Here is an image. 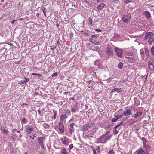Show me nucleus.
<instances>
[{
  "label": "nucleus",
  "mask_w": 154,
  "mask_h": 154,
  "mask_svg": "<svg viewBox=\"0 0 154 154\" xmlns=\"http://www.w3.org/2000/svg\"><path fill=\"white\" fill-rule=\"evenodd\" d=\"M132 2V0H126L125 1V4H128L129 3L131 2Z\"/></svg>",
  "instance_id": "38"
},
{
  "label": "nucleus",
  "mask_w": 154,
  "mask_h": 154,
  "mask_svg": "<svg viewBox=\"0 0 154 154\" xmlns=\"http://www.w3.org/2000/svg\"><path fill=\"white\" fill-rule=\"evenodd\" d=\"M36 15L37 17H39V14L38 13L36 14Z\"/></svg>",
  "instance_id": "60"
},
{
  "label": "nucleus",
  "mask_w": 154,
  "mask_h": 154,
  "mask_svg": "<svg viewBox=\"0 0 154 154\" xmlns=\"http://www.w3.org/2000/svg\"><path fill=\"white\" fill-rule=\"evenodd\" d=\"M91 49L93 50L96 51H98L100 50L99 47L98 46H92L91 47Z\"/></svg>",
  "instance_id": "18"
},
{
  "label": "nucleus",
  "mask_w": 154,
  "mask_h": 154,
  "mask_svg": "<svg viewBox=\"0 0 154 154\" xmlns=\"http://www.w3.org/2000/svg\"><path fill=\"white\" fill-rule=\"evenodd\" d=\"M3 132H4L5 134H7L9 133V131L8 130L4 129L3 130Z\"/></svg>",
  "instance_id": "36"
},
{
  "label": "nucleus",
  "mask_w": 154,
  "mask_h": 154,
  "mask_svg": "<svg viewBox=\"0 0 154 154\" xmlns=\"http://www.w3.org/2000/svg\"><path fill=\"white\" fill-rule=\"evenodd\" d=\"M45 9H46L45 8H44L43 9V8H41V10L43 11V12L44 13V16L45 17H46V11L45 10Z\"/></svg>",
  "instance_id": "30"
},
{
  "label": "nucleus",
  "mask_w": 154,
  "mask_h": 154,
  "mask_svg": "<svg viewBox=\"0 0 154 154\" xmlns=\"http://www.w3.org/2000/svg\"><path fill=\"white\" fill-rule=\"evenodd\" d=\"M120 37V36L118 34H116L114 36V37L115 38H119Z\"/></svg>",
  "instance_id": "50"
},
{
  "label": "nucleus",
  "mask_w": 154,
  "mask_h": 154,
  "mask_svg": "<svg viewBox=\"0 0 154 154\" xmlns=\"http://www.w3.org/2000/svg\"><path fill=\"white\" fill-rule=\"evenodd\" d=\"M131 16L130 14H125L123 16L122 20L124 23H127L131 19Z\"/></svg>",
  "instance_id": "3"
},
{
  "label": "nucleus",
  "mask_w": 154,
  "mask_h": 154,
  "mask_svg": "<svg viewBox=\"0 0 154 154\" xmlns=\"http://www.w3.org/2000/svg\"><path fill=\"white\" fill-rule=\"evenodd\" d=\"M132 114V111L130 109H128L125 111L123 113V115L124 116L128 115H131Z\"/></svg>",
  "instance_id": "14"
},
{
  "label": "nucleus",
  "mask_w": 154,
  "mask_h": 154,
  "mask_svg": "<svg viewBox=\"0 0 154 154\" xmlns=\"http://www.w3.org/2000/svg\"><path fill=\"white\" fill-rule=\"evenodd\" d=\"M89 40L90 42L93 44H98V42H96V41L92 38H90Z\"/></svg>",
  "instance_id": "28"
},
{
  "label": "nucleus",
  "mask_w": 154,
  "mask_h": 154,
  "mask_svg": "<svg viewBox=\"0 0 154 154\" xmlns=\"http://www.w3.org/2000/svg\"><path fill=\"white\" fill-rule=\"evenodd\" d=\"M69 100H74V98H69Z\"/></svg>",
  "instance_id": "62"
},
{
  "label": "nucleus",
  "mask_w": 154,
  "mask_h": 154,
  "mask_svg": "<svg viewBox=\"0 0 154 154\" xmlns=\"http://www.w3.org/2000/svg\"><path fill=\"white\" fill-rule=\"evenodd\" d=\"M38 112L39 114H40L41 113V111L40 109L38 110Z\"/></svg>",
  "instance_id": "63"
},
{
  "label": "nucleus",
  "mask_w": 154,
  "mask_h": 154,
  "mask_svg": "<svg viewBox=\"0 0 154 154\" xmlns=\"http://www.w3.org/2000/svg\"><path fill=\"white\" fill-rule=\"evenodd\" d=\"M95 30L97 32H101L102 31L101 30L98 29H95Z\"/></svg>",
  "instance_id": "54"
},
{
  "label": "nucleus",
  "mask_w": 154,
  "mask_h": 154,
  "mask_svg": "<svg viewBox=\"0 0 154 154\" xmlns=\"http://www.w3.org/2000/svg\"><path fill=\"white\" fill-rule=\"evenodd\" d=\"M123 123V122H120V123L119 124L117 125L115 127V130L113 131V133L115 134H118L119 131L117 129V128L119 126L121 125Z\"/></svg>",
  "instance_id": "12"
},
{
  "label": "nucleus",
  "mask_w": 154,
  "mask_h": 154,
  "mask_svg": "<svg viewBox=\"0 0 154 154\" xmlns=\"http://www.w3.org/2000/svg\"><path fill=\"white\" fill-rule=\"evenodd\" d=\"M97 37H98L97 36L95 35H93L91 36V38H92L93 39L94 38L95 39V38H96Z\"/></svg>",
  "instance_id": "39"
},
{
  "label": "nucleus",
  "mask_w": 154,
  "mask_h": 154,
  "mask_svg": "<svg viewBox=\"0 0 154 154\" xmlns=\"http://www.w3.org/2000/svg\"><path fill=\"white\" fill-rule=\"evenodd\" d=\"M148 42L149 44H152V42H154V37L152 36L150 37L148 40Z\"/></svg>",
  "instance_id": "21"
},
{
  "label": "nucleus",
  "mask_w": 154,
  "mask_h": 154,
  "mask_svg": "<svg viewBox=\"0 0 154 154\" xmlns=\"http://www.w3.org/2000/svg\"><path fill=\"white\" fill-rule=\"evenodd\" d=\"M105 135H103L100 137L98 140L99 143H105V141L104 140V137Z\"/></svg>",
  "instance_id": "13"
},
{
  "label": "nucleus",
  "mask_w": 154,
  "mask_h": 154,
  "mask_svg": "<svg viewBox=\"0 0 154 154\" xmlns=\"http://www.w3.org/2000/svg\"><path fill=\"white\" fill-rule=\"evenodd\" d=\"M98 148L96 149V150L97 152V153H99L100 152V148L99 146H97Z\"/></svg>",
  "instance_id": "46"
},
{
  "label": "nucleus",
  "mask_w": 154,
  "mask_h": 154,
  "mask_svg": "<svg viewBox=\"0 0 154 154\" xmlns=\"http://www.w3.org/2000/svg\"><path fill=\"white\" fill-rule=\"evenodd\" d=\"M114 116L116 117L118 119H121L123 116L122 115H118V113L117 112H116L115 113Z\"/></svg>",
  "instance_id": "23"
},
{
  "label": "nucleus",
  "mask_w": 154,
  "mask_h": 154,
  "mask_svg": "<svg viewBox=\"0 0 154 154\" xmlns=\"http://www.w3.org/2000/svg\"><path fill=\"white\" fill-rule=\"evenodd\" d=\"M123 66V64L122 62L119 63L118 65V67L120 69H121Z\"/></svg>",
  "instance_id": "31"
},
{
  "label": "nucleus",
  "mask_w": 154,
  "mask_h": 154,
  "mask_svg": "<svg viewBox=\"0 0 154 154\" xmlns=\"http://www.w3.org/2000/svg\"><path fill=\"white\" fill-rule=\"evenodd\" d=\"M66 113L68 115H69L70 114V113H71L69 109H67L66 110Z\"/></svg>",
  "instance_id": "47"
},
{
  "label": "nucleus",
  "mask_w": 154,
  "mask_h": 154,
  "mask_svg": "<svg viewBox=\"0 0 154 154\" xmlns=\"http://www.w3.org/2000/svg\"><path fill=\"white\" fill-rule=\"evenodd\" d=\"M88 88H90V87H91V90H92V89H93V88H92V87H91V86H88Z\"/></svg>",
  "instance_id": "64"
},
{
  "label": "nucleus",
  "mask_w": 154,
  "mask_h": 154,
  "mask_svg": "<svg viewBox=\"0 0 154 154\" xmlns=\"http://www.w3.org/2000/svg\"><path fill=\"white\" fill-rule=\"evenodd\" d=\"M69 147L70 149H72L73 147V144H70L69 145Z\"/></svg>",
  "instance_id": "48"
},
{
  "label": "nucleus",
  "mask_w": 154,
  "mask_h": 154,
  "mask_svg": "<svg viewBox=\"0 0 154 154\" xmlns=\"http://www.w3.org/2000/svg\"><path fill=\"white\" fill-rule=\"evenodd\" d=\"M145 52L146 56L147 57L149 55V49L148 48H146L145 49Z\"/></svg>",
  "instance_id": "27"
},
{
  "label": "nucleus",
  "mask_w": 154,
  "mask_h": 154,
  "mask_svg": "<svg viewBox=\"0 0 154 154\" xmlns=\"http://www.w3.org/2000/svg\"><path fill=\"white\" fill-rule=\"evenodd\" d=\"M104 135H105V137H104V140L105 141V143H106V142L109 140V138H110V136H107L106 134H105Z\"/></svg>",
  "instance_id": "26"
},
{
  "label": "nucleus",
  "mask_w": 154,
  "mask_h": 154,
  "mask_svg": "<svg viewBox=\"0 0 154 154\" xmlns=\"http://www.w3.org/2000/svg\"><path fill=\"white\" fill-rule=\"evenodd\" d=\"M25 80L23 81L21 80L20 81H19V84H22L25 83L26 84V83L29 81V79L27 78H24Z\"/></svg>",
  "instance_id": "16"
},
{
  "label": "nucleus",
  "mask_w": 154,
  "mask_h": 154,
  "mask_svg": "<svg viewBox=\"0 0 154 154\" xmlns=\"http://www.w3.org/2000/svg\"><path fill=\"white\" fill-rule=\"evenodd\" d=\"M43 126L45 128H47L49 127L50 125L48 124L44 123V124H43Z\"/></svg>",
  "instance_id": "33"
},
{
  "label": "nucleus",
  "mask_w": 154,
  "mask_h": 154,
  "mask_svg": "<svg viewBox=\"0 0 154 154\" xmlns=\"http://www.w3.org/2000/svg\"><path fill=\"white\" fill-rule=\"evenodd\" d=\"M113 2L116 3H118V0H113Z\"/></svg>",
  "instance_id": "53"
},
{
  "label": "nucleus",
  "mask_w": 154,
  "mask_h": 154,
  "mask_svg": "<svg viewBox=\"0 0 154 154\" xmlns=\"http://www.w3.org/2000/svg\"><path fill=\"white\" fill-rule=\"evenodd\" d=\"M100 56L102 57V58H103V59H107L109 58V57H107V56H103L102 55H100Z\"/></svg>",
  "instance_id": "44"
},
{
  "label": "nucleus",
  "mask_w": 154,
  "mask_h": 154,
  "mask_svg": "<svg viewBox=\"0 0 154 154\" xmlns=\"http://www.w3.org/2000/svg\"><path fill=\"white\" fill-rule=\"evenodd\" d=\"M154 35V33L151 32H148L146 33V35L144 38L145 40H147L150 37H152Z\"/></svg>",
  "instance_id": "10"
},
{
  "label": "nucleus",
  "mask_w": 154,
  "mask_h": 154,
  "mask_svg": "<svg viewBox=\"0 0 154 154\" xmlns=\"http://www.w3.org/2000/svg\"><path fill=\"white\" fill-rule=\"evenodd\" d=\"M11 134L12 135V136H11V137L13 139H15V138L16 136L15 135H14L13 134Z\"/></svg>",
  "instance_id": "49"
},
{
  "label": "nucleus",
  "mask_w": 154,
  "mask_h": 154,
  "mask_svg": "<svg viewBox=\"0 0 154 154\" xmlns=\"http://www.w3.org/2000/svg\"><path fill=\"white\" fill-rule=\"evenodd\" d=\"M57 72H55L54 73H53L51 75V76L52 77H54L56 76H57Z\"/></svg>",
  "instance_id": "42"
},
{
  "label": "nucleus",
  "mask_w": 154,
  "mask_h": 154,
  "mask_svg": "<svg viewBox=\"0 0 154 154\" xmlns=\"http://www.w3.org/2000/svg\"><path fill=\"white\" fill-rule=\"evenodd\" d=\"M148 65L149 68L151 70H153L154 69L152 62H151V61H149L148 62Z\"/></svg>",
  "instance_id": "19"
},
{
  "label": "nucleus",
  "mask_w": 154,
  "mask_h": 154,
  "mask_svg": "<svg viewBox=\"0 0 154 154\" xmlns=\"http://www.w3.org/2000/svg\"><path fill=\"white\" fill-rule=\"evenodd\" d=\"M87 128L88 130L93 131H96L97 129L94 123L88 124L87 126Z\"/></svg>",
  "instance_id": "2"
},
{
  "label": "nucleus",
  "mask_w": 154,
  "mask_h": 154,
  "mask_svg": "<svg viewBox=\"0 0 154 154\" xmlns=\"http://www.w3.org/2000/svg\"><path fill=\"white\" fill-rule=\"evenodd\" d=\"M142 115V112L141 111H137L134 114L133 117L136 118L139 117Z\"/></svg>",
  "instance_id": "15"
},
{
  "label": "nucleus",
  "mask_w": 154,
  "mask_h": 154,
  "mask_svg": "<svg viewBox=\"0 0 154 154\" xmlns=\"http://www.w3.org/2000/svg\"><path fill=\"white\" fill-rule=\"evenodd\" d=\"M142 140L143 141V146H144V148L145 147L146 145V142H147V140H146V139L144 137H142Z\"/></svg>",
  "instance_id": "29"
},
{
  "label": "nucleus",
  "mask_w": 154,
  "mask_h": 154,
  "mask_svg": "<svg viewBox=\"0 0 154 154\" xmlns=\"http://www.w3.org/2000/svg\"><path fill=\"white\" fill-rule=\"evenodd\" d=\"M73 34L72 33H71L70 34V38H72L73 36Z\"/></svg>",
  "instance_id": "55"
},
{
  "label": "nucleus",
  "mask_w": 154,
  "mask_h": 154,
  "mask_svg": "<svg viewBox=\"0 0 154 154\" xmlns=\"http://www.w3.org/2000/svg\"><path fill=\"white\" fill-rule=\"evenodd\" d=\"M15 20H13L12 21H11V22L12 24H13Z\"/></svg>",
  "instance_id": "57"
},
{
  "label": "nucleus",
  "mask_w": 154,
  "mask_h": 154,
  "mask_svg": "<svg viewBox=\"0 0 154 154\" xmlns=\"http://www.w3.org/2000/svg\"><path fill=\"white\" fill-rule=\"evenodd\" d=\"M42 76V75L39 73L36 74L35 73H32L31 75V76Z\"/></svg>",
  "instance_id": "34"
},
{
  "label": "nucleus",
  "mask_w": 154,
  "mask_h": 154,
  "mask_svg": "<svg viewBox=\"0 0 154 154\" xmlns=\"http://www.w3.org/2000/svg\"><path fill=\"white\" fill-rule=\"evenodd\" d=\"M25 128L28 134H30L33 130L34 128L32 126L26 125Z\"/></svg>",
  "instance_id": "7"
},
{
  "label": "nucleus",
  "mask_w": 154,
  "mask_h": 154,
  "mask_svg": "<svg viewBox=\"0 0 154 154\" xmlns=\"http://www.w3.org/2000/svg\"><path fill=\"white\" fill-rule=\"evenodd\" d=\"M45 139V138L43 137H39L38 138V141L39 145L41 146L42 149H43L44 148L43 140Z\"/></svg>",
  "instance_id": "4"
},
{
  "label": "nucleus",
  "mask_w": 154,
  "mask_h": 154,
  "mask_svg": "<svg viewBox=\"0 0 154 154\" xmlns=\"http://www.w3.org/2000/svg\"><path fill=\"white\" fill-rule=\"evenodd\" d=\"M61 140L63 144L65 145H67L69 143L68 139L66 136H63L61 139Z\"/></svg>",
  "instance_id": "6"
},
{
  "label": "nucleus",
  "mask_w": 154,
  "mask_h": 154,
  "mask_svg": "<svg viewBox=\"0 0 154 154\" xmlns=\"http://www.w3.org/2000/svg\"><path fill=\"white\" fill-rule=\"evenodd\" d=\"M84 3H86L87 4H88L89 3V2H88L86 0H85L84 1Z\"/></svg>",
  "instance_id": "59"
},
{
  "label": "nucleus",
  "mask_w": 154,
  "mask_h": 154,
  "mask_svg": "<svg viewBox=\"0 0 154 154\" xmlns=\"http://www.w3.org/2000/svg\"><path fill=\"white\" fill-rule=\"evenodd\" d=\"M137 154H145V151L142 148H140L139 150H137Z\"/></svg>",
  "instance_id": "22"
},
{
  "label": "nucleus",
  "mask_w": 154,
  "mask_h": 154,
  "mask_svg": "<svg viewBox=\"0 0 154 154\" xmlns=\"http://www.w3.org/2000/svg\"><path fill=\"white\" fill-rule=\"evenodd\" d=\"M68 152L66 151V149L64 148H63L61 150V153L62 154H67Z\"/></svg>",
  "instance_id": "24"
},
{
  "label": "nucleus",
  "mask_w": 154,
  "mask_h": 154,
  "mask_svg": "<svg viewBox=\"0 0 154 154\" xmlns=\"http://www.w3.org/2000/svg\"><path fill=\"white\" fill-rule=\"evenodd\" d=\"M74 125V123H72L70 124V125L68 126V128L69 130V132L70 133V134H72L74 132V129L73 128V125Z\"/></svg>",
  "instance_id": "8"
},
{
  "label": "nucleus",
  "mask_w": 154,
  "mask_h": 154,
  "mask_svg": "<svg viewBox=\"0 0 154 154\" xmlns=\"http://www.w3.org/2000/svg\"><path fill=\"white\" fill-rule=\"evenodd\" d=\"M93 153H94V154H97L96 150L94 149H93Z\"/></svg>",
  "instance_id": "52"
},
{
  "label": "nucleus",
  "mask_w": 154,
  "mask_h": 154,
  "mask_svg": "<svg viewBox=\"0 0 154 154\" xmlns=\"http://www.w3.org/2000/svg\"><path fill=\"white\" fill-rule=\"evenodd\" d=\"M89 22L91 25H92V24L93 23V20L92 19L91 17H89Z\"/></svg>",
  "instance_id": "41"
},
{
  "label": "nucleus",
  "mask_w": 154,
  "mask_h": 154,
  "mask_svg": "<svg viewBox=\"0 0 154 154\" xmlns=\"http://www.w3.org/2000/svg\"><path fill=\"white\" fill-rule=\"evenodd\" d=\"M59 125V130L60 132L63 133L64 131V126L62 122H59L58 123Z\"/></svg>",
  "instance_id": "9"
},
{
  "label": "nucleus",
  "mask_w": 154,
  "mask_h": 154,
  "mask_svg": "<svg viewBox=\"0 0 154 154\" xmlns=\"http://www.w3.org/2000/svg\"><path fill=\"white\" fill-rule=\"evenodd\" d=\"M125 60L128 62L131 63H134L136 62L135 59L134 58H131L130 57H125Z\"/></svg>",
  "instance_id": "11"
},
{
  "label": "nucleus",
  "mask_w": 154,
  "mask_h": 154,
  "mask_svg": "<svg viewBox=\"0 0 154 154\" xmlns=\"http://www.w3.org/2000/svg\"><path fill=\"white\" fill-rule=\"evenodd\" d=\"M92 75H93V76H96V72H94L93 73V74H92Z\"/></svg>",
  "instance_id": "56"
},
{
  "label": "nucleus",
  "mask_w": 154,
  "mask_h": 154,
  "mask_svg": "<svg viewBox=\"0 0 154 154\" xmlns=\"http://www.w3.org/2000/svg\"><path fill=\"white\" fill-rule=\"evenodd\" d=\"M104 3H101L97 6V8L99 10H101L104 6Z\"/></svg>",
  "instance_id": "20"
},
{
  "label": "nucleus",
  "mask_w": 154,
  "mask_h": 154,
  "mask_svg": "<svg viewBox=\"0 0 154 154\" xmlns=\"http://www.w3.org/2000/svg\"><path fill=\"white\" fill-rule=\"evenodd\" d=\"M54 119H56V113L54 112Z\"/></svg>",
  "instance_id": "58"
},
{
  "label": "nucleus",
  "mask_w": 154,
  "mask_h": 154,
  "mask_svg": "<svg viewBox=\"0 0 154 154\" xmlns=\"http://www.w3.org/2000/svg\"><path fill=\"white\" fill-rule=\"evenodd\" d=\"M27 120L25 118H23L21 120V122L24 124H26V123Z\"/></svg>",
  "instance_id": "35"
},
{
  "label": "nucleus",
  "mask_w": 154,
  "mask_h": 154,
  "mask_svg": "<svg viewBox=\"0 0 154 154\" xmlns=\"http://www.w3.org/2000/svg\"><path fill=\"white\" fill-rule=\"evenodd\" d=\"M140 53L141 54H142L143 56L144 55V53L143 51L140 50Z\"/></svg>",
  "instance_id": "45"
},
{
  "label": "nucleus",
  "mask_w": 154,
  "mask_h": 154,
  "mask_svg": "<svg viewBox=\"0 0 154 154\" xmlns=\"http://www.w3.org/2000/svg\"><path fill=\"white\" fill-rule=\"evenodd\" d=\"M64 20L66 22H65V23L66 24V23H67V22H68V20L67 19V18H65L64 19Z\"/></svg>",
  "instance_id": "51"
},
{
  "label": "nucleus",
  "mask_w": 154,
  "mask_h": 154,
  "mask_svg": "<svg viewBox=\"0 0 154 154\" xmlns=\"http://www.w3.org/2000/svg\"><path fill=\"white\" fill-rule=\"evenodd\" d=\"M77 106H75V107L74 108H72L71 110V111L72 112H75L76 110L77 109Z\"/></svg>",
  "instance_id": "32"
},
{
  "label": "nucleus",
  "mask_w": 154,
  "mask_h": 154,
  "mask_svg": "<svg viewBox=\"0 0 154 154\" xmlns=\"http://www.w3.org/2000/svg\"><path fill=\"white\" fill-rule=\"evenodd\" d=\"M117 118L116 117L113 118L112 120V122H114L118 120Z\"/></svg>",
  "instance_id": "43"
},
{
  "label": "nucleus",
  "mask_w": 154,
  "mask_h": 154,
  "mask_svg": "<svg viewBox=\"0 0 154 154\" xmlns=\"http://www.w3.org/2000/svg\"><path fill=\"white\" fill-rule=\"evenodd\" d=\"M144 12L145 15L147 18L148 19L150 18L151 16L150 12L148 11H145Z\"/></svg>",
  "instance_id": "25"
},
{
  "label": "nucleus",
  "mask_w": 154,
  "mask_h": 154,
  "mask_svg": "<svg viewBox=\"0 0 154 154\" xmlns=\"http://www.w3.org/2000/svg\"><path fill=\"white\" fill-rule=\"evenodd\" d=\"M35 137H36L35 134H34V135H33V137L32 138V139H33Z\"/></svg>",
  "instance_id": "61"
},
{
  "label": "nucleus",
  "mask_w": 154,
  "mask_h": 154,
  "mask_svg": "<svg viewBox=\"0 0 154 154\" xmlns=\"http://www.w3.org/2000/svg\"><path fill=\"white\" fill-rule=\"evenodd\" d=\"M113 151L112 150H110L107 153V154H114Z\"/></svg>",
  "instance_id": "40"
},
{
  "label": "nucleus",
  "mask_w": 154,
  "mask_h": 154,
  "mask_svg": "<svg viewBox=\"0 0 154 154\" xmlns=\"http://www.w3.org/2000/svg\"><path fill=\"white\" fill-rule=\"evenodd\" d=\"M115 50L116 52L117 55L119 57H121L122 55L123 50L122 49H119L117 47H115Z\"/></svg>",
  "instance_id": "5"
},
{
  "label": "nucleus",
  "mask_w": 154,
  "mask_h": 154,
  "mask_svg": "<svg viewBox=\"0 0 154 154\" xmlns=\"http://www.w3.org/2000/svg\"><path fill=\"white\" fill-rule=\"evenodd\" d=\"M123 91V90H122V88H115L113 89H112L111 91V92L112 93L116 91H117L118 92H121L122 91Z\"/></svg>",
  "instance_id": "17"
},
{
  "label": "nucleus",
  "mask_w": 154,
  "mask_h": 154,
  "mask_svg": "<svg viewBox=\"0 0 154 154\" xmlns=\"http://www.w3.org/2000/svg\"><path fill=\"white\" fill-rule=\"evenodd\" d=\"M105 53L108 56H111L113 54V47L112 44L107 45L105 49Z\"/></svg>",
  "instance_id": "1"
},
{
  "label": "nucleus",
  "mask_w": 154,
  "mask_h": 154,
  "mask_svg": "<svg viewBox=\"0 0 154 154\" xmlns=\"http://www.w3.org/2000/svg\"><path fill=\"white\" fill-rule=\"evenodd\" d=\"M151 54L154 56V47H152L151 49Z\"/></svg>",
  "instance_id": "37"
}]
</instances>
